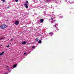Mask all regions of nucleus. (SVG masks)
Listing matches in <instances>:
<instances>
[{"label": "nucleus", "instance_id": "obj_1", "mask_svg": "<svg viewBox=\"0 0 74 74\" xmlns=\"http://www.w3.org/2000/svg\"><path fill=\"white\" fill-rule=\"evenodd\" d=\"M0 27L1 29H5L7 27V26L5 25H3L0 26Z\"/></svg>", "mask_w": 74, "mask_h": 74}, {"label": "nucleus", "instance_id": "obj_2", "mask_svg": "<svg viewBox=\"0 0 74 74\" xmlns=\"http://www.w3.org/2000/svg\"><path fill=\"white\" fill-rule=\"evenodd\" d=\"M19 21H16L14 23V24L16 25H18V24H19Z\"/></svg>", "mask_w": 74, "mask_h": 74}, {"label": "nucleus", "instance_id": "obj_3", "mask_svg": "<svg viewBox=\"0 0 74 74\" xmlns=\"http://www.w3.org/2000/svg\"><path fill=\"white\" fill-rule=\"evenodd\" d=\"M21 44H23V45L26 44V42L25 41H23L21 43Z\"/></svg>", "mask_w": 74, "mask_h": 74}, {"label": "nucleus", "instance_id": "obj_4", "mask_svg": "<svg viewBox=\"0 0 74 74\" xmlns=\"http://www.w3.org/2000/svg\"><path fill=\"white\" fill-rule=\"evenodd\" d=\"M16 66H17V64H15V65H14L13 66V68H15V67H16Z\"/></svg>", "mask_w": 74, "mask_h": 74}, {"label": "nucleus", "instance_id": "obj_5", "mask_svg": "<svg viewBox=\"0 0 74 74\" xmlns=\"http://www.w3.org/2000/svg\"><path fill=\"white\" fill-rule=\"evenodd\" d=\"M40 21L41 22H44V19L43 18H42L40 19Z\"/></svg>", "mask_w": 74, "mask_h": 74}, {"label": "nucleus", "instance_id": "obj_6", "mask_svg": "<svg viewBox=\"0 0 74 74\" xmlns=\"http://www.w3.org/2000/svg\"><path fill=\"white\" fill-rule=\"evenodd\" d=\"M4 53V52H3L2 53H1L0 54V56H1V55H3V54Z\"/></svg>", "mask_w": 74, "mask_h": 74}, {"label": "nucleus", "instance_id": "obj_7", "mask_svg": "<svg viewBox=\"0 0 74 74\" xmlns=\"http://www.w3.org/2000/svg\"><path fill=\"white\" fill-rule=\"evenodd\" d=\"M51 20H52V22H54V21H53V18L52 17L51 18Z\"/></svg>", "mask_w": 74, "mask_h": 74}, {"label": "nucleus", "instance_id": "obj_8", "mask_svg": "<svg viewBox=\"0 0 74 74\" xmlns=\"http://www.w3.org/2000/svg\"><path fill=\"white\" fill-rule=\"evenodd\" d=\"M36 41H38V38H36Z\"/></svg>", "mask_w": 74, "mask_h": 74}, {"label": "nucleus", "instance_id": "obj_9", "mask_svg": "<svg viewBox=\"0 0 74 74\" xmlns=\"http://www.w3.org/2000/svg\"><path fill=\"white\" fill-rule=\"evenodd\" d=\"M74 3V2H73V1L70 2V3H71V4H72Z\"/></svg>", "mask_w": 74, "mask_h": 74}, {"label": "nucleus", "instance_id": "obj_10", "mask_svg": "<svg viewBox=\"0 0 74 74\" xmlns=\"http://www.w3.org/2000/svg\"><path fill=\"white\" fill-rule=\"evenodd\" d=\"M39 43H41V40H40L39 41V42H38Z\"/></svg>", "mask_w": 74, "mask_h": 74}, {"label": "nucleus", "instance_id": "obj_11", "mask_svg": "<svg viewBox=\"0 0 74 74\" xmlns=\"http://www.w3.org/2000/svg\"><path fill=\"white\" fill-rule=\"evenodd\" d=\"M34 48H35V46H33L32 47V48L33 49H34Z\"/></svg>", "mask_w": 74, "mask_h": 74}, {"label": "nucleus", "instance_id": "obj_12", "mask_svg": "<svg viewBox=\"0 0 74 74\" xmlns=\"http://www.w3.org/2000/svg\"><path fill=\"white\" fill-rule=\"evenodd\" d=\"M25 8H28V5L26 6Z\"/></svg>", "mask_w": 74, "mask_h": 74}, {"label": "nucleus", "instance_id": "obj_13", "mask_svg": "<svg viewBox=\"0 0 74 74\" xmlns=\"http://www.w3.org/2000/svg\"><path fill=\"white\" fill-rule=\"evenodd\" d=\"M25 5L26 6H27V4H26V3H25Z\"/></svg>", "mask_w": 74, "mask_h": 74}, {"label": "nucleus", "instance_id": "obj_14", "mask_svg": "<svg viewBox=\"0 0 74 74\" xmlns=\"http://www.w3.org/2000/svg\"><path fill=\"white\" fill-rule=\"evenodd\" d=\"M10 47V45H8V46H7V48H8Z\"/></svg>", "mask_w": 74, "mask_h": 74}, {"label": "nucleus", "instance_id": "obj_15", "mask_svg": "<svg viewBox=\"0 0 74 74\" xmlns=\"http://www.w3.org/2000/svg\"><path fill=\"white\" fill-rule=\"evenodd\" d=\"M16 2H18V0H15Z\"/></svg>", "mask_w": 74, "mask_h": 74}, {"label": "nucleus", "instance_id": "obj_16", "mask_svg": "<svg viewBox=\"0 0 74 74\" xmlns=\"http://www.w3.org/2000/svg\"><path fill=\"white\" fill-rule=\"evenodd\" d=\"M49 34H52V33L51 32H50Z\"/></svg>", "mask_w": 74, "mask_h": 74}, {"label": "nucleus", "instance_id": "obj_17", "mask_svg": "<svg viewBox=\"0 0 74 74\" xmlns=\"http://www.w3.org/2000/svg\"><path fill=\"white\" fill-rule=\"evenodd\" d=\"M26 1V3L27 4V3H28V2L27 1Z\"/></svg>", "mask_w": 74, "mask_h": 74}, {"label": "nucleus", "instance_id": "obj_18", "mask_svg": "<svg viewBox=\"0 0 74 74\" xmlns=\"http://www.w3.org/2000/svg\"><path fill=\"white\" fill-rule=\"evenodd\" d=\"M74 7H72L71 8V9H73V8H74Z\"/></svg>", "mask_w": 74, "mask_h": 74}, {"label": "nucleus", "instance_id": "obj_19", "mask_svg": "<svg viewBox=\"0 0 74 74\" xmlns=\"http://www.w3.org/2000/svg\"><path fill=\"white\" fill-rule=\"evenodd\" d=\"M2 1L3 2H5V0H2Z\"/></svg>", "mask_w": 74, "mask_h": 74}, {"label": "nucleus", "instance_id": "obj_20", "mask_svg": "<svg viewBox=\"0 0 74 74\" xmlns=\"http://www.w3.org/2000/svg\"><path fill=\"white\" fill-rule=\"evenodd\" d=\"M26 53H24V55H26Z\"/></svg>", "mask_w": 74, "mask_h": 74}, {"label": "nucleus", "instance_id": "obj_21", "mask_svg": "<svg viewBox=\"0 0 74 74\" xmlns=\"http://www.w3.org/2000/svg\"><path fill=\"white\" fill-rule=\"evenodd\" d=\"M7 8H10V7L9 6H8V7H7Z\"/></svg>", "mask_w": 74, "mask_h": 74}, {"label": "nucleus", "instance_id": "obj_22", "mask_svg": "<svg viewBox=\"0 0 74 74\" xmlns=\"http://www.w3.org/2000/svg\"><path fill=\"white\" fill-rule=\"evenodd\" d=\"M10 69L9 68V69H8V71H10Z\"/></svg>", "mask_w": 74, "mask_h": 74}, {"label": "nucleus", "instance_id": "obj_23", "mask_svg": "<svg viewBox=\"0 0 74 74\" xmlns=\"http://www.w3.org/2000/svg\"><path fill=\"white\" fill-rule=\"evenodd\" d=\"M1 40H3V38H1Z\"/></svg>", "mask_w": 74, "mask_h": 74}, {"label": "nucleus", "instance_id": "obj_24", "mask_svg": "<svg viewBox=\"0 0 74 74\" xmlns=\"http://www.w3.org/2000/svg\"><path fill=\"white\" fill-rule=\"evenodd\" d=\"M13 40H14V39H11V41H13Z\"/></svg>", "mask_w": 74, "mask_h": 74}, {"label": "nucleus", "instance_id": "obj_25", "mask_svg": "<svg viewBox=\"0 0 74 74\" xmlns=\"http://www.w3.org/2000/svg\"><path fill=\"white\" fill-rule=\"evenodd\" d=\"M50 0H46V1H49Z\"/></svg>", "mask_w": 74, "mask_h": 74}, {"label": "nucleus", "instance_id": "obj_26", "mask_svg": "<svg viewBox=\"0 0 74 74\" xmlns=\"http://www.w3.org/2000/svg\"><path fill=\"white\" fill-rule=\"evenodd\" d=\"M54 26H55V27H56V26H56V25H54Z\"/></svg>", "mask_w": 74, "mask_h": 74}, {"label": "nucleus", "instance_id": "obj_27", "mask_svg": "<svg viewBox=\"0 0 74 74\" xmlns=\"http://www.w3.org/2000/svg\"><path fill=\"white\" fill-rule=\"evenodd\" d=\"M6 67H8V66H6Z\"/></svg>", "mask_w": 74, "mask_h": 74}, {"label": "nucleus", "instance_id": "obj_28", "mask_svg": "<svg viewBox=\"0 0 74 74\" xmlns=\"http://www.w3.org/2000/svg\"><path fill=\"white\" fill-rule=\"evenodd\" d=\"M5 74H7V73H6Z\"/></svg>", "mask_w": 74, "mask_h": 74}, {"label": "nucleus", "instance_id": "obj_29", "mask_svg": "<svg viewBox=\"0 0 74 74\" xmlns=\"http://www.w3.org/2000/svg\"><path fill=\"white\" fill-rule=\"evenodd\" d=\"M29 44V43H27V44Z\"/></svg>", "mask_w": 74, "mask_h": 74}, {"label": "nucleus", "instance_id": "obj_30", "mask_svg": "<svg viewBox=\"0 0 74 74\" xmlns=\"http://www.w3.org/2000/svg\"><path fill=\"white\" fill-rule=\"evenodd\" d=\"M10 44H11V43H10Z\"/></svg>", "mask_w": 74, "mask_h": 74}]
</instances>
